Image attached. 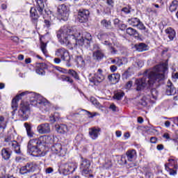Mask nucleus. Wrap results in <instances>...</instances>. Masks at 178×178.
I'll list each match as a JSON object with an SVG mask.
<instances>
[{
  "mask_svg": "<svg viewBox=\"0 0 178 178\" xmlns=\"http://www.w3.org/2000/svg\"><path fill=\"white\" fill-rule=\"evenodd\" d=\"M90 11L88 10L80 9L78 12V20L79 23H86L88 20Z\"/></svg>",
  "mask_w": 178,
  "mask_h": 178,
  "instance_id": "obj_15",
  "label": "nucleus"
},
{
  "mask_svg": "<svg viewBox=\"0 0 178 178\" xmlns=\"http://www.w3.org/2000/svg\"><path fill=\"white\" fill-rule=\"evenodd\" d=\"M102 44L104 45H107L108 47H109L110 48H111L112 49V54H116V50H115V48L112 47V43H111V42L108 41V40H104L102 42Z\"/></svg>",
  "mask_w": 178,
  "mask_h": 178,
  "instance_id": "obj_40",
  "label": "nucleus"
},
{
  "mask_svg": "<svg viewBox=\"0 0 178 178\" xmlns=\"http://www.w3.org/2000/svg\"><path fill=\"white\" fill-rule=\"evenodd\" d=\"M54 60V63L57 64L60 63V62L62 61L59 58H55Z\"/></svg>",
  "mask_w": 178,
  "mask_h": 178,
  "instance_id": "obj_62",
  "label": "nucleus"
},
{
  "mask_svg": "<svg viewBox=\"0 0 178 178\" xmlns=\"http://www.w3.org/2000/svg\"><path fill=\"white\" fill-rule=\"evenodd\" d=\"M149 102V100L148 99V98H147V97L145 96H143L139 101V104L142 105V106H147Z\"/></svg>",
  "mask_w": 178,
  "mask_h": 178,
  "instance_id": "obj_35",
  "label": "nucleus"
},
{
  "mask_svg": "<svg viewBox=\"0 0 178 178\" xmlns=\"http://www.w3.org/2000/svg\"><path fill=\"white\" fill-rule=\"evenodd\" d=\"M57 38L61 44H67L74 45L76 42V38L80 35V31L77 30L76 26H63L60 28L56 33Z\"/></svg>",
  "mask_w": 178,
  "mask_h": 178,
  "instance_id": "obj_2",
  "label": "nucleus"
},
{
  "mask_svg": "<svg viewBox=\"0 0 178 178\" xmlns=\"http://www.w3.org/2000/svg\"><path fill=\"white\" fill-rule=\"evenodd\" d=\"M60 171L63 175L67 176V175H72L76 169H77V163H63L60 166Z\"/></svg>",
  "mask_w": 178,
  "mask_h": 178,
  "instance_id": "obj_7",
  "label": "nucleus"
},
{
  "mask_svg": "<svg viewBox=\"0 0 178 178\" xmlns=\"http://www.w3.org/2000/svg\"><path fill=\"white\" fill-rule=\"evenodd\" d=\"M106 3L109 6H111V8H113V5H114L115 2L113 1V0H106Z\"/></svg>",
  "mask_w": 178,
  "mask_h": 178,
  "instance_id": "obj_54",
  "label": "nucleus"
},
{
  "mask_svg": "<svg viewBox=\"0 0 178 178\" xmlns=\"http://www.w3.org/2000/svg\"><path fill=\"white\" fill-rule=\"evenodd\" d=\"M100 24L104 29H106L107 30L113 29L112 26V22H111V20H106V19H102L100 22Z\"/></svg>",
  "mask_w": 178,
  "mask_h": 178,
  "instance_id": "obj_27",
  "label": "nucleus"
},
{
  "mask_svg": "<svg viewBox=\"0 0 178 178\" xmlns=\"http://www.w3.org/2000/svg\"><path fill=\"white\" fill-rule=\"evenodd\" d=\"M122 23L121 21H120L119 19L118 18H115L114 20H113V24L114 26H115V27H119V25Z\"/></svg>",
  "mask_w": 178,
  "mask_h": 178,
  "instance_id": "obj_51",
  "label": "nucleus"
},
{
  "mask_svg": "<svg viewBox=\"0 0 178 178\" xmlns=\"http://www.w3.org/2000/svg\"><path fill=\"white\" fill-rule=\"evenodd\" d=\"M90 161L87 159L82 161L80 165V170L82 172V175H89V173H91V170H90Z\"/></svg>",
  "mask_w": 178,
  "mask_h": 178,
  "instance_id": "obj_16",
  "label": "nucleus"
},
{
  "mask_svg": "<svg viewBox=\"0 0 178 178\" xmlns=\"http://www.w3.org/2000/svg\"><path fill=\"white\" fill-rule=\"evenodd\" d=\"M29 94V91L22 92L20 94L17 95L14 99H13L12 104H11V108L13 109V111L11 112L13 116L15 115V112L17 111V107L19 106V101L22 99V97H24V95H27Z\"/></svg>",
  "mask_w": 178,
  "mask_h": 178,
  "instance_id": "obj_11",
  "label": "nucleus"
},
{
  "mask_svg": "<svg viewBox=\"0 0 178 178\" xmlns=\"http://www.w3.org/2000/svg\"><path fill=\"white\" fill-rule=\"evenodd\" d=\"M122 78L126 79H129V71H126L123 73Z\"/></svg>",
  "mask_w": 178,
  "mask_h": 178,
  "instance_id": "obj_56",
  "label": "nucleus"
},
{
  "mask_svg": "<svg viewBox=\"0 0 178 178\" xmlns=\"http://www.w3.org/2000/svg\"><path fill=\"white\" fill-rule=\"evenodd\" d=\"M122 13H124V15H130L131 13V6H127L122 8Z\"/></svg>",
  "mask_w": 178,
  "mask_h": 178,
  "instance_id": "obj_37",
  "label": "nucleus"
},
{
  "mask_svg": "<svg viewBox=\"0 0 178 178\" xmlns=\"http://www.w3.org/2000/svg\"><path fill=\"white\" fill-rule=\"evenodd\" d=\"M110 69L111 71L113 73V72H116V70H118V67H116L115 65H111Z\"/></svg>",
  "mask_w": 178,
  "mask_h": 178,
  "instance_id": "obj_58",
  "label": "nucleus"
},
{
  "mask_svg": "<svg viewBox=\"0 0 178 178\" xmlns=\"http://www.w3.org/2000/svg\"><path fill=\"white\" fill-rule=\"evenodd\" d=\"M6 143H7L8 145L10 148H12L15 152V154H18L20 155L22 154V151L20 150V145L16 140H10V138H7L5 139Z\"/></svg>",
  "mask_w": 178,
  "mask_h": 178,
  "instance_id": "obj_12",
  "label": "nucleus"
},
{
  "mask_svg": "<svg viewBox=\"0 0 178 178\" xmlns=\"http://www.w3.org/2000/svg\"><path fill=\"white\" fill-rule=\"evenodd\" d=\"M108 79L111 84H118L119 80H120V74H111L108 76Z\"/></svg>",
  "mask_w": 178,
  "mask_h": 178,
  "instance_id": "obj_24",
  "label": "nucleus"
},
{
  "mask_svg": "<svg viewBox=\"0 0 178 178\" xmlns=\"http://www.w3.org/2000/svg\"><path fill=\"white\" fill-rule=\"evenodd\" d=\"M41 50L42 51V53L44 54V55H47V44L42 42L41 43V46H40Z\"/></svg>",
  "mask_w": 178,
  "mask_h": 178,
  "instance_id": "obj_44",
  "label": "nucleus"
},
{
  "mask_svg": "<svg viewBox=\"0 0 178 178\" xmlns=\"http://www.w3.org/2000/svg\"><path fill=\"white\" fill-rule=\"evenodd\" d=\"M131 86H133V81H128L125 85V88L127 90L131 88Z\"/></svg>",
  "mask_w": 178,
  "mask_h": 178,
  "instance_id": "obj_52",
  "label": "nucleus"
},
{
  "mask_svg": "<svg viewBox=\"0 0 178 178\" xmlns=\"http://www.w3.org/2000/svg\"><path fill=\"white\" fill-rule=\"evenodd\" d=\"M55 55L58 58H60L62 60L67 62V66L68 67H70V60H72V57L70 56V55L69 54V51L66 50V49L63 47L57 49L55 51Z\"/></svg>",
  "mask_w": 178,
  "mask_h": 178,
  "instance_id": "obj_6",
  "label": "nucleus"
},
{
  "mask_svg": "<svg viewBox=\"0 0 178 178\" xmlns=\"http://www.w3.org/2000/svg\"><path fill=\"white\" fill-rule=\"evenodd\" d=\"M81 33L78 35V37L76 38V41L74 42V48L77 47H82L83 48H88L91 41H92V36L88 32H85L82 36Z\"/></svg>",
  "mask_w": 178,
  "mask_h": 178,
  "instance_id": "obj_5",
  "label": "nucleus"
},
{
  "mask_svg": "<svg viewBox=\"0 0 178 178\" xmlns=\"http://www.w3.org/2000/svg\"><path fill=\"white\" fill-rule=\"evenodd\" d=\"M178 7V1L177 0H174L170 5L169 10L170 12H175L177 10Z\"/></svg>",
  "mask_w": 178,
  "mask_h": 178,
  "instance_id": "obj_33",
  "label": "nucleus"
},
{
  "mask_svg": "<svg viewBox=\"0 0 178 178\" xmlns=\"http://www.w3.org/2000/svg\"><path fill=\"white\" fill-rule=\"evenodd\" d=\"M168 70L166 65H156L152 70H147L143 73V77L136 80L135 85L136 86L137 91H142L144 88L159 83L165 79V73Z\"/></svg>",
  "mask_w": 178,
  "mask_h": 178,
  "instance_id": "obj_1",
  "label": "nucleus"
},
{
  "mask_svg": "<svg viewBox=\"0 0 178 178\" xmlns=\"http://www.w3.org/2000/svg\"><path fill=\"white\" fill-rule=\"evenodd\" d=\"M56 121V118H55V116L50 117L49 122H51V123H55Z\"/></svg>",
  "mask_w": 178,
  "mask_h": 178,
  "instance_id": "obj_60",
  "label": "nucleus"
},
{
  "mask_svg": "<svg viewBox=\"0 0 178 178\" xmlns=\"http://www.w3.org/2000/svg\"><path fill=\"white\" fill-rule=\"evenodd\" d=\"M150 142L152 143V144H155V143H156V138L155 137H152L150 138Z\"/></svg>",
  "mask_w": 178,
  "mask_h": 178,
  "instance_id": "obj_61",
  "label": "nucleus"
},
{
  "mask_svg": "<svg viewBox=\"0 0 178 178\" xmlns=\"http://www.w3.org/2000/svg\"><path fill=\"white\" fill-rule=\"evenodd\" d=\"M82 112H84L85 115H87L88 118H94V116L97 115V113H95L94 115L90 111H87L86 110H82Z\"/></svg>",
  "mask_w": 178,
  "mask_h": 178,
  "instance_id": "obj_46",
  "label": "nucleus"
},
{
  "mask_svg": "<svg viewBox=\"0 0 178 178\" xmlns=\"http://www.w3.org/2000/svg\"><path fill=\"white\" fill-rule=\"evenodd\" d=\"M129 162H134L137 159V152L136 149H129L126 152Z\"/></svg>",
  "mask_w": 178,
  "mask_h": 178,
  "instance_id": "obj_21",
  "label": "nucleus"
},
{
  "mask_svg": "<svg viewBox=\"0 0 178 178\" xmlns=\"http://www.w3.org/2000/svg\"><path fill=\"white\" fill-rule=\"evenodd\" d=\"M37 131L39 134H48L51 133V126L48 123L41 124L38 126Z\"/></svg>",
  "mask_w": 178,
  "mask_h": 178,
  "instance_id": "obj_17",
  "label": "nucleus"
},
{
  "mask_svg": "<svg viewBox=\"0 0 178 178\" xmlns=\"http://www.w3.org/2000/svg\"><path fill=\"white\" fill-rule=\"evenodd\" d=\"M58 13L62 17H68L69 16V10L65 4H61L58 7Z\"/></svg>",
  "mask_w": 178,
  "mask_h": 178,
  "instance_id": "obj_18",
  "label": "nucleus"
},
{
  "mask_svg": "<svg viewBox=\"0 0 178 178\" xmlns=\"http://www.w3.org/2000/svg\"><path fill=\"white\" fill-rule=\"evenodd\" d=\"M55 130L59 134H66L69 131V128H67L66 124H56Z\"/></svg>",
  "mask_w": 178,
  "mask_h": 178,
  "instance_id": "obj_20",
  "label": "nucleus"
},
{
  "mask_svg": "<svg viewBox=\"0 0 178 178\" xmlns=\"http://www.w3.org/2000/svg\"><path fill=\"white\" fill-rule=\"evenodd\" d=\"M127 23H129V24L133 27L138 28L139 30H145V26H144V24H143L140 19L137 17L128 19Z\"/></svg>",
  "mask_w": 178,
  "mask_h": 178,
  "instance_id": "obj_13",
  "label": "nucleus"
},
{
  "mask_svg": "<svg viewBox=\"0 0 178 178\" xmlns=\"http://www.w3.org/2000/svg\"><path fill=\"white\" fill-rule=\"evenodd\" d=\"M51 151L54 154L58 155V156H65L66 155V149L62 147V145L57 143L53 145Z\"/></svg>",
  "mask_w": 178,
  "mask_h": 178,
  "instance_id": "obj_14",
  "label": "nucleus"
},
{
  "mask_svg": "<svg viewBox=\"0 0 178 178\" xmlns=\"http://www.w3.org/2000/svg\"><path fill=\"white\" fill-rule=\"evenodd\" d=\"M97 37L100 41H104V40H106V38H108V34L106 33L100 32L97 34Z\"/></svg>",
  "mask_w": 178,
  "mask_h": 178,
  "instance_id": "obj_38",
  "label": "nucleus"
},
{
  "mask_svg": "<svg viewBox=\"0 0 178 178\" xmlns=\"http://www.w3.org/2000/svg\"><path fill=\"white\" fill-rule=\"evenodd\" d=\"M176 88L173 86V83H172V81L170 80L167 82V88L165 93L167 95H175L176 94Z\"/></svg>",
  "mask_w": 178,
  "mask_h": 178,
  "instance_id": "obj_19",
  "label": "nucleus"
},
{
  "mask_svg": "<svg viewBox=\"0 0 178 178\" xmlns=\"http://www.w3.org/2000/svg\"><path fill=\"white\" fill-rule=\"evenodd\" d=\"M42 96L41 95H36L33 98L31 99V105H33V106H38L40 107V104L41 103V101H42Z\"/></svg>",
  "mask_w": 178,
  "mask_h": 178,
  "instance_id": "obj_26",
  "label": "nucleus"
},
{
  "mask_svg": "<svg viewBox=\"0 0 178 178\" xmlns=\"http://www.w3.org/2000/svg\"><path fill=\"white\" fill-rule=\"evenodd\" d=\"M163 148H164L163 145H158L156 147V149H158V151H162Z\"/></svg>",
  "mask_w": 178,
  "mask_h": 178,
  "instance_id": "obj_59",
  "label": "nucleus"
},
{
  "mask_svg": "<svg viewBox=\"0 0 178 178\" xmlns=\"http://www.w3.org/2000/svg\"><path fill=\"white\" fill-rule=\"evenodd\" d=\"M25 166L29 173H33L37 169V164L34 163H27Z\"/></svg>",
  "mask_w": 178,
  "mask_h": 178,
  "instance_id": "obj_30",
  "label": "nucleus"
},
{
  "mask_svg": "<svg viewBox=\"0 0 178 178\" xmlns=\"http://www.w3.org/2000/svg\"><path fill=\"white\" fill-rule=\"evenodd\" d=\"M165 170H169L170 175L172 176H175V175H177V172L173 169L169 168V167H168V164L165 165Z\"/></svg>",
  "mask_w": 178,
  "mask_h": 178,
  "instance_id": "obj_42",
  "label": "nucleus"
},
{
  "mask_svg": "<svg viewBox=\"0 0 178 178\" xmlns=\"http://www.w3.org/2000/svg\"><path fill=\"white\" fill-rule=\"evenodd\" d=\"M124 97V92L120 91V92H117L114 96L113 98L114 99H117L118 101H120V99H122V97Z\"/></svg>",
  "mask_w": 178,
  "mask_h": 178,
  "instance_id": "obj_39",
  "label": "nucleus"
},
{
  "mask_svg": "<svg viewBox=\"0 0 178 178\" xmlns=\"http://www.w3.org/2000/svg\"><path fill=\"white\" fill-rule=\"evenodd\" d=\"M76 63L79 65V66H84L86 65V62L83 60V57L81 56L76 57Z\"/></svg>",
  "mask_w": 178,
  "mask_h": 178,
  "instance_id": "obj_41",
  "label": "nucleus"
},
{
  "mask_svg": "<svg viewBox=\"0 0 178 178\" xmlns=\"http://www.w3.org/2000/svg\"><path fill=\"white\" fill-rule=\"evenodd\" d=\"M1 156L4 161H9L12 156V151L9 148H3L1 149Z\"/></svg>",
  "mask_w": 178,
  "mask_h": 178,
  "instance_id": "obj_23",
  "label": "nucleus"
},
{
  "mask_svg": "<svg viewBox=\"0 0 178 178\" xmlns=\"http://www.w3.org/2000/svg\"><path fill=\"white\" fill-rule=\"evenodd\" d=\"M36 73L38 74H41L42 76H44V74H45V70H42V68H38L37 67V68H36Z\"/></svg>",
  "mask_w": 178,
  "mask_h": 178,
  "instance_id": "obj_48",
  "label": "nucleus"
},
{
  "mask_svg": "<svg viewBox=\"0 0 178 178\" xmlns=\"http://www.w3.org/2000/svg\"><path fill=\"white\" fill-rule=\"evenodd\" d=\"M110 109L113 110V112H116V111H118V107H116V106L115 104H111L110 106Z\"/></svg>",
  "mask_w": 178,
  "mask_h": 178,
  "instance_id": "obj_55",
  "label": "nucleus"
},
{
  "mask_svg": "<svg viewBox=\"0 0 178 178\" xmlns=\"http://www.w3.org/2000/svg\"><path fill=\"white\" fill-rule=\"evenodd\" d=\"M44 26L47 27V29H49V27H51V22H49V20L44 19Z\"/></svg>",
  "mask_w": 178,
  "mask_h": 178,
  "instance_id": "obj_53",
  "label": "nucleus"
},
{
  "mask_svg": "<svg viewBox=\"0 0 178 178\" xmlns=\"http://www.w3.org/2000/svg\"><path fill=\"white\" fill-rule=\"evenodd\" d=\"M39 108H40L42 111H44V112H48V111H49L51 108V104H49V102H48L47 99H44L43 97L42 99Z\"/></svg>",
  "mask_w": 178,
  "mask_h": 178,
  "instance_id": "obj_22",
  "label": "nucleus"
},
{
  "mask_svg": "<svg viewBox=\"0 0 178 178\" xmlns=\"http://www.w3.org/2000/svg\"><path fill=\"white\" fill-rule=\"evenodd\" d=\"M126 33L129 35H133L134 37H138V32L136 29L131 27L127 28L126 30Z\"/></svg>",
  "mask_w": 178,
  "mask_h": 178,
  "instance_id": "obj_31",
  "label": "nucleus"
},
{
  "mask_svg": "<svg viewBox=\"0 0 178 178\" xmlns=\"http://www.w3.org/2000/svg\"><path fill=\"white\" fill-rule=\"evenodd\" d=\"M44 137L40 138L31 139L28 143V152L33 156H45V152H44V145H42V140Z\"/></svg>",
  "mask_w": 178,
  "mask_h": 178,
  "instance_id": "obj_3",
  "label": "nucleus"
},
{
  "mask_svg": "<svg viewBox=\"0 0 178 178\" xmlns=\"http://www.w3.org/2000/svg\"><path fill=\"white\" fill-rule=\"evenodd\" d=\"M30 104L29 103H22L18 111V116L21 120H27L30 116Z\"/></svg>",
  "mask_w": 178,
  "mask_h": 178,
  "instance_id": "obj_8",
  "label": "nucleus"
},
{
  "mask_svg": "<svg viewBox=\"0 0 178 178\" xmlns=\"http://www.w3.org/2000/svg\"><path fill=\"white\" fill-rule=\"evenodd\" d=\"M65 73H67L68 74H70V76L74 77V79H75V80H80V77L79 76V74H77L76 72V71H74L73 70H68L67 72H65Z\"/></svg>",
  "mask_w": 178,
  "mask_h": 178,
  "instance_id": "obj_34",
  "label": "nucleus"
},
{
  "mask_svg": "<svg viewBox=\"0 0 178 178\" xmlns=\"http://www.w3.org/2000/svg\"><path fill=\"white\" fill-rule=\"evenodd\" d=\"M24 126L26 131V134L28 137H34V131H33V129L31 128V124H29V122H25Z\"/></svg>",
  "mask_w": 178,
  "mask_h": 178,
  "instance_id": "obj_28",
  "label": "nucleus"
},
{
  "mask_svg": "<svg viewBox=\"0 0 178 178\" xmlns=\"http://www.w3.org/2000/svg\"><path fill=\"white\" fill-rule=\"evenodd\" d=\"M90 83H93L95 86H98L100 83H102L104 80H105V76L102 74V70L101 69H98L97 72L94 74L93 76L90 78Z\"/></svg>",
  "mask_w": 178,
  "mask_h": 178,
  "instance_id": "obj_9",
  "label": "nucleus"
},
{
  "mask_svg": "<svg viewBox=\"0 0 178 178\" xmlns=\"http://www.w3.org/2000/svg\"><path fill=\"white\" fill-rule=\"evenodd\" d=\"M19 173L21 174L22 176H27V175H29V173L30 172H29L27 167H26V165H24L20 168Z\"/></svg>",
  "mask_w": 178,
  "mask_h": 178,
  "instance_id": "obj_36",
  "label": "nucleus"
},
{
  "mask_svg": "<svg viewBox=\"0 0 178 178\" xmlns=\"http://www.w3.org/2000/svg\"><path fill=\"white\" fill-rule=\"evenodd\" d=\"M115 134L117 137H120L122 136V131H116Z\"/></svg>",
  "mask_w": 178,
  "mask_h": 178,
  "instance_id": "obj_63",
  "label": "nucleus"
},
{
  "mask_svg": "<svg viewBox=\"0 0 178 178\" xmlns=\"http://www.w3.org/2000/svg\"><path fill=\"white\" fill-rule=\"evenodd\" d=\"M118 29H120V30L122 31H124V29H127V25L121 22V24H120L118 26Z\"/></svg>",
  "mask_w": 178,
  "mask_h": 178,
  "instance_id": "obj_50",
  "label": "nucleus"
},
{
  "mask_svg": "<svg viewBox=\"0 0 178 178\" xmlns=\"http://www.w3.org/2000/svg\"><path fill=\"white\" fill-rule=\"evenodd\" d=\"M89 136L92 140H97L98 136H99V129L95 127L89 129Z\"/></svg>",
  "mask_w": 178,
  "mask_h": 178,
  "instance_id": "obj_25",
  "label": "nucleus"
},
{
  "mask_svg": "<svg viewBox=\"0 0 178 178\" xmlns=\"http://www.w3.org/2000/svg\"><path fill=\"white\" fill-rule=\"evenodd\" d=\"M91 101H92V104H93V105H96V106H99V102H98L97 101V99H91Z\"/></svg>",
  "mask_w": 178,
  "mask_h": 178,
  "instance_id": "obj_57",
  "label": "nucleus"
},
{
  "mask_svg": "<svg viewBox=\"0 0 178 178\" xmlns=\"http://www.w3.org/2000/svg\"><path fill=\"white\" fill-rule=\"evenodd\" d=\"M165 33L167 34L170 41H173L175 37H176V32L172 28H168L165 29Z\"/></svg>",
  "mask_w": 178,
  "mask_h": 178,
  "instance_id": "obj_29",
  "label": "nucleus"
},
{
  "mask_svg": "<svg viewBox=\"0 0 178 178\" xmlns=\"http://www.w3.org/2000/svg\"><path fill=\"white\" fill-rule=\"evenodd\" d=\"M0 178H8V175L5 173H1V175H0Z\"/></svg>",
  "mask_w": 178,
  "mask_h": 178,
  "instance_id": "obj_64",
  "label": "nucleus"
},
{
  "mask_svg": "<svg viewBox=\"0 0 178 178\" xmlns=\"http://www.w3.org/2000/svg\"><path fill=\"white\" fill-rule=\"evenodd\" d=\"M135 47L138 52H143V51H147V44H145V43H140L138 44H136Z\"/></svg>",
  "mask_w": 178,
  "mask_h": 178,
  "instance_id": "obj_32",
  "label": "nucleus"
},
{
  "mask_svg": "<svg viewBox=\"0 0 178 178\" xmlns=\"http://www.w3.org/2000/svg\"><path fill=\"white\" fill-rule=\"evenodd\" d=\"M44 172L46 175H51V173H54V168L52 167H49L45 168Z\"/></svg>",
  "mask_w": 178,
  "mask_h": 178,
  "instance_id": "obj_47",
  "label": "nucleus"
},
{
  "mask_svg": "<svg viewBox=\"0 0 178 178\" xmlns=\"http://www.w3.org/2000/svg\"><path fill=\"white\" fill-rule=\"evenodd\" d=\"M104 56H105V55L104 54V52H102V49H101L99 45L97 44H94L92 53V58L94 60H97V62H99L104 59Z\"/></svg>",
  "mask_w": 178,
  "mask_h": 178,
  "instance_id": "obj_10",
  "label": "nucleus"
},
{
  "mask_svg": "<svg viewBox=\"0 0 178 178\" xmlns=\"http://www.w3.org/2000/svg\"><path fill=\"white\" fill-rule=\"evenodd\" d=\"M62 81H67V83H73V79L70 78V76H66L65 75L61 76Z\"/></svg>",
  "mask_w": 178,
  "mask_h": 178,
  "instance_id": "obj_43",
  "label": "nucleus"
},
{
  "mask_svg": "<svg viewBox=\"0 0 178 178\" xmlns=\"http://www.w3.org/2000/svg\"><path fill=\"white\" fill-rule=\"evenodd\" d=\"M45 1L47 0H36V8H31V17L34 24L38 23V17H40V15H42L44 12H45V5L44 4Z\"/></svg>",
  "mask_w": 178,
  "mask_h": 178,
  "instance_id": "obj_4",
  "label": "nucleus"
},
{
  "mask_svg": "<svg viewBox=\"0 0 178 178\" xmlns=\"http://www.w3.org/2000/svg\"><path fill=\"white\" fill-rule=\"evenodd\" d=\"M37 67L39 69H42L43 70H45L47 69V64L42 63H38Z\"/></svg>",
  "mask_w": 178,
  "mask_h": 178,
  "instance_id": "obj_49",
  "label": "nucleus"
},
{
  "mask_svg": "<svg viewBox=\"0 0 178 178\" xmlns=\"http://www.w3.org/2000/svg\"><path fill=\"white\" fill-rule=\"evenodd\" d=\"M151 93L154 99H156V98H158V90L156 88L152 89Z\"/></svg>",
  "mask_w": 178,
  "mask_h": 178,
  "instance_id": "obj_45",
  "label": "nucleus"
}]
</instances>
